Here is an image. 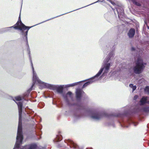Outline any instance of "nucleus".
Masks as SVG:
<instances>
[{
	"mask_svg": "<svg viewBox=\"0 0 149 149\" xmlns=\"http://www.w3.org/2000/svg\"><path fill=\"white\" fill-rule=\"evenodd\" d=\"M18 105V109H19V117H22V103L21 102H19L17 103L16 102Z\"/></svg>",
	"mask_w": 149,
	"mask_h": 149,
	"instance_id": "nucleus-7",
	"label": "nucleus"
},
{
	"mask_svg": "<svg viewBox=\"0 0 149 149\" xmlns=\"http://www.w3.org/2000/svg\"><path fill=\"white\" fill-rule=\"evenodd\" d=\"M145 91L147 92L149 94V87L146 86L145 89Z\"/></svg>",
	"mask_w": 149,
	"mask_h": 149,
	"instance_id": "nucleus-24",
	"label": "nucleus"
},
{
	"mask_svg": "<svg viewBox=\"0 0 149 149\" xmlns=\"http://www.w3.org/2000/svg\"><path fill=\"white\" fill-rule=\"evenodd\" d=\"M22 117H19V121L18 127L17 135L16 138L17 141L15 144V147L18 148L20 144L22 143L23 136L22 134Z\"/></svg>",
	"mask_w": 149,
	"mask_h": 149,
	"instance_id": "nucleus-3",
	"label": "nucleus"
},
{
	"mask_svg": "<svg viewBox=\"0 0 149 149\" xmlns=\"http://www.w3.org/2000/svg\"><path fill=\"white\" fill-rule=\"evenodd\" d=\"M109 1L113 5L115 4L114 2L111 0H109Z\"/></svg>",
	"mask_w": 149,
	"mask_h": 149,
	"instance_id": "nucleus-29",
	"label": "nucleus"
},
{
	"mask_svg": "<svg viewBox=\"0 0 149 149\" xmlns=\"http://www.w3.org/2000/svg\"><path fill=\"white\" fill-rule=\"evenodd\" d=\"M132 51L134 50H135V49H134V47H132Z\"/></svg>",
	"mask_w": 149,
	"mask_h": 149,
	"instance_id": "nucleus-33",
	"label": "nucleus"
},
{
	"mask_svg": "<svg viewBox=\"0 0 149 149\" xmlns=\"http://www.w3.org/2000/svg\"><path fill=\"white\" fill-rule=\"evenodd\" d=\"M138 96L137 95H135L134 97V100L136 99L138 97Z\"/></svg>",
	"mask_w": 149,
	"mask_h": 149,
	"instance_id": "nucleus-30",
	"label": "nucleus"
},
{
	"mask_svg": "<svg viewBox=\"0 0 149 149\" xmlns=\"http://www.w3.org/2000/svg\"><path fill=\"white\" fill-rule=\"evenodd\" d=\"M79 83V82H77V83H73V84H70V86H76V85H77L78 83Z\"/></svg>",
	"mask_w": 149,
	"mask_h": 149,
	"instance_id": "nucleus-25",
	"label": "nucleus"
},
{
	"mask_svg": "<svg viewBox=\"0 0 149 149\" xmlns=\"http://www.w3.org/2000/svg\"><path fill=\"white\" fill-rule=\"evenodd\" d=\"M29 147L27 148V146H24L22 149H37V146L35 144H32L28 145Z\"/></svg>",
	"mask_w": 149,
	"mask_h": 149,
	"instance_id": "nucleus-6",
	"label": "nucleus"
},
{
	"mask_svg": "<svg viewBox=\"0 0 149 149\" xmlns=\"http://www.w3.org/2000/svg\"><path fill=\"white\" fill-rule=\"evenodd\" d=\"M15 100L17 101H20L22 100V98L20 96H17L15 97Z\"/></svg>",
	"mask_w": 149,
	"mask_h": 149,
	"instance_id": "nucleus-22",
	"label": "nucleus"
},
{
	"mask_svg": "<svg viewBox=\"0 0 149 149\" xmlns=\"http://www.w3.org/2000/svg\"><path fill=\"white\" fill-rule=\"evenodd\" d=\"M135 33V30L133 28H131L130 30L128 33V35L130 38H133Z\"/></svg>",
	"mask_w": 149,
	"mask_h": 149,
	"instance_id": "nucleus-8",
	"label": "nucleus"
},
{
	"mask_svg": "<svg viewBox=\"0 0 149 149\" xmlns=\"http://www.w3.org/2000/svg\"><path fill=\"white\" fill-rule=\"evenodd\" d=\"M93 79H91V80H90L89 81L85 83L83 86L82 88H84L87 86L88 85H89L91 84L92 83L93 81H92Z\"/></svg>",
	"mask_w": 149,
	"mask_h": 149,
	"instance_id": "nucleus-13",
	"label": "nucleus"
},
{
	"mask_svg": "<svg viewBox=\"0 0 149 149\" xmlns=\"http://www.w3.org/2000/svg\"><path fill=\"white\" fill-rule=\"evenodd\" d=\"M132 88L133 91H134L136 89V86H133Z\"/></svg>",
	"mask_w": 149,
	"mask_h": 149,
	"instance_id": "nucleus-28",
	"label": "nucleus"
},
{
	"mask_svg": "<svg viewBox=\"0 0 149 149\" xmlns=\"http://www.w3.org/2000/svg\"><path fill=\"white\" fill-rule=\"evenodd\" d=\"M103 70V68H101L98 72V73L94 77L92 78V79H93L95 77H97L99 76L102 73Z\"/></svg>",
	"mask_w": 149,
	"mask_h": 149,
	"instance_id": "nucleus-18",
	"label": "nucleus"
},
{
	"mask_svg": "<svg viewBox=\"0 0 149 149\" xmlns=\"http://www.w3.org/2000/svg\"><path fill=\"white\" fill-rule=\"evenodd\" d=\"M118 13V17L119 18L121 15H123L124 13L123 10L121 8L118 7L116 9Z\"/></svg>",
	"mask_w": 149,
	"mask_h": 149,
	"instance_id": "nucleus-9",
	"label": "nucleus"
},
{
	"mask_svg": "<svg viewBox=\"0 0 149 149\" xmlns=\"http://www.w3.org/2000/svg\"><path fill=\"white\" fill-rule=\"evenodd\" d=\"M113 9V11H114V10H114V9Z\"/></svg>",
	"mask_w": 149,
	"mask_h": 149,
	"instance_id": "nucleus-36",
	"label": "nucleus"
},
{
	"mask_svg": "<svg viewBox=\"0 0 149 149\" xmlns=\"http://www.w3.org/2000/svg\"><path fill=\"white\" fill-rule=\"evenodd\" d=\"M76 93L77 99V100H80L82 94L84 93V92L82 90L78 89L76 90Z\"/></svg>",
	"mask_w": 149,
	"mask_h": 149,
	"instance_id": "nucleus-5",
	"label": "nucleus"
},
{
	"mask_svg": "<svg viewBox=\"0 0 149 149\" xmlns=\"http://www.w3.org/2000/svg\"><path fill=\"white\" fill-rule=\"evenodd\" d=\"M57 139V141H61L62 139V136L61 135L59 136L57 135L56 137Z\"/></svg>",
	"mask_w": 149,
	"mask_h": 149,
	"instance_id": "nucleus-23",
	"label": "nucleus"
},
{
	"mask_svg": "<svg viewBox=\"0 0 149 149\" xmlns=\"http://www.w3.org/2000/svg\"><path fill=\"white\" fill-rule=\"evenodd\" d=\"M147 97H143L140 100V104L141 105H143L146 103H147Z\"/></svg>",
	"mask_w": 149,
	"mask_h": 149,
	"instance_id": "nucleus-11",
	"label": "nucleus"
},
{
	"mask_svg": "<svg viewBox=\"0 0 149 149\" xmlns=\"http://www.w3.org/2000/svg\"><path fill=\"white\" fill-rule=\"evenodd\" d=\"M32 26H27L24 24L21 21L20 18V15H19L18 18V21L14 26L11 27H13L14 29H16L20 30L23 35H24L26 39L27 40V36L28 32L30 29L31 28Z\"/></svg>",
	"mask_w": 149,
	"mask_h": 149,
	"instance_id": "nucleus-1",
	"label": "nucleus"
},
{
	"mask_svg": "<svg viewBox=\"0 0 149 149\" xmlns=\"http://www.w3.org/2000/svg\"><path fill=\"white\" fill-rule=\"evenodd\" d=\"M129 86L131 88H132V86H133V85L132 84H130L129 85Z\"/></svg>",
	"mask_w": 149,
	"mask_h": 149,
	"instance_id": "nucleus-32",
	"label": "nucleus"
},
{
	"mask_svg": "<svg viewBox=\"0 0 149 149\" xmlns=\"http://www.w3.org/2000/svg\"><path fill=\"white\" fill-rule=\"evenodd\" d=\"M148 29H149V27H148Z\"/></svg>",
	"mask_w": 149,
	"mask_h": 149,
	"instance_id": "nucleus-37",
	"label": "nucleus"
},
{
	"mask_svg": "<svg viewBox=\"0 0 149 149\" xmlns=\"http://www.w3.org/2000/svg\"><path fill=\"white\" fill-rule=\"evenodd\" d=\"M147 103H148L149 104V101H148L147 102Z\"/></svg>",
	"mask_w": 149,
	"mask_h": 149,
	"instance_id": "nucleus-34",
	"label": "nucleus"
},
{
	"mask_svg": "<svg viewBox=\"0 0 149 149\" xmlns=\"http://www.w3.org/2000/svg\"><path fill=\"white\" fill-rule=\"evenodd\" d=\"M131 1L134 4L136 1V0H131Z\"/></svg>",
	"mask_w": 149,
	"mask_h": 149,
	"instance_id": "nucleus-31",
	"label": "nucleus"
},
{
	"mask_svg": "<svg viewBox=\"0 0 149 149\" xmlns=\"http://www.w3.org/2000/svg\"><path fill=\"white\" fill-rule=\"evenodd\" d=\"M104 116L107 117H109V116L105 113L103 114L100 113H97L93 114L91 117L94 119L99 120Z\"/></svg>",
	"mask_w": 149,
	"mask_h": 149,
	"instance_id": "nucleus-4",
	"label": "nucleus"
},
{
	"mask_svg": "<svg viewBox=\"0 0 149 149\" xmlns=\"http://www.w3.org/2000/svg\"><path fill=\"white\" fill-rule=\"evenodd\" d=\"M142 111L148 113L149 112V107H144L142 109Z\"/></svg>",
	"mask_w": 149,
	"mask_h": 149,
	"instance_id": "nucleus-19",
	"label": "nucleus"
},
{
	"mask_svg": "<svg viewBox=\"0 0 149 149\" xmlns=\"http://www.w3.org/2000/svg\"><path fill=\"white\" fill-rule=\"evenodd\" d=\"M103 70V68H101L98 72V73L94 77L92 78V79H93L95 77H97L99 76L102 73Z\"/></svg>",
	"mask_w": 149,
	"mask_h": 149,
	"instance_id": "nucleus-15",
	"label": "nucleus"
},
{
	"mask_svg": "<svg viewBox=\"0 0 149 149\" xmlns=\"http://www.w3.org/2000/svg\"><path fill=\"white\" fill-rule=\"evenodd\" d=\"M134 4H135V5H136L137 6H141V4L137 2V1H136V2Z\"/></svg>",
	"mask_w": 149,
	"mask_h": 149,
	"instance_id": "nucleus-26",
	"label": "nucleus"
},
{
	"mask_svg": "<svg viewBox=\"0 0 149 149\" xmlns=\"http://www.w3.org/2000/svg\"><path fill=\"white\" fill-rule=\"evenodd\" d=\"M63 87L61 86H57L56 91L59 93L62 94L63 93Z\"/></svg>",
	"mask_w": 149,
	"mask_h": 149,
	"instance_id": "nucleus-12",
	"label": "nucleus"
},
{
	"mask_svg": "<svg viewBox=\"0 0 149 149\" xmlns=\"http://www.w3.org/2000/svg\"><path fill=\"white\" fill-rule=\"evenodd\" d=\"M25 97V96H24V97H22V99H24V98Z\"/></svg>",
	"mask_w": 149,
	"mask_h": 149,
	"instance_id": "nucleus-35",
	"label": "nucleus"
},
{
	"mask_svg": "<svg viewBox=\"0 0 149 149\" xmlns=\"http://www.w3.org/2000/svg\"><path fill=\"white\" fill-rule=\"evenodd\" d=\"M110 63L107 64L105 66V70L108 71L109 68L110 67Z\"/></svg>",
	"mask_w": 149,
	"mask_h": 149,
	"instance_id": "nucleus-21",
	"label": "nucleus"
},
{
	"mask_svg": "<svg viewBox=\"0 0 149 149\" xmlns=\"http://www.w3.org/2000/svg\"><path fill=\"white\" fill-rule=\"evenodd\" d=\"M103 70V68H101L98 72V73L94 77L92 78V79H93L95 77H97L99 76L102 73Z\"/></svg>",
	"mask_w": 149,
	"mask_h": 149,
	"instance_id": "nucleus-17",
	"label": "nucleus"
},
{
	"mask_svg": "<svg viewBox=\"0 0 149 149\" xmlns=\"http://www.w3.org/2000/svg\"><path fill=\"white\" fill-rule=\"evenodd\" d=\"M135 63V66L133 69L134 72L136 74L141 73L145 68L146 63H144L143 60L141 58H138Z\"/></svg>",
	"mask_w": 149,
	"mask_h": 149,
	"instance_id": "nucleus-2",
	"label": "nucleus"
},
{
	"mask_svg": "<svg viewBox=\"0 0 149 149\" xmlns=\"http://www.w3.org/2000/svg\"><path fill=\"white\" fill-rule=\"evenodd\" d=\"M72 94V93L71 92L69 91L67 93V95H68L70 96H71Z\"/></svg>",
	"mask_w": 149,
	"mask_h": 149,
	"instance_id": "nucleus-27",
	"label": "nucleus"
},
{
	"mask_svg": "<svg viewBox=\"0 0 149 149\" xmlns=\"http://www.w3.org/2000/svg\"><path fill=\"white\" fill-rule=\"evenodd\" d=\"M70 142L71 144V146L74 148H76L77 147V145L74 143L72 141L70 140Z\"/></svg>",
	"mask_w": 149,
	"mask_h": 149,
	"instance_id": "nucleus-20",
	"label": "nucleus"
},
{
	"mask_svg": "<svg viewBox=\"0 0 149 149\" xmlns=\"http://www.w3.org/2000/svg\"><path fill=\"white\" fill-rule=\"evenodd\" d=\"M58 86L51 85H48V88L53 90H56Z\"/></svg>",
	"mask_w": 149,
	"mask_h": 149,
	"instance_id": "nucleus-14",
	"label": "nucleus"
},
{
	"mask_svg": "<svg viewBox=\"0 0 149 149\" xmlns=\"http://www.w3.org/2000/svg\"><path fill=\"white\" fill-rule=\"evenodd\" d=\"M32 69L33 71V78L35 82H37L38 83H40V81L39 79L36 76V74H35L34 71V68L32 66Z\"/></svg>",
	"mask_w": 149,
	"mask_h": 149,
	"instance_id": "nucleus-10",
	"label": "nucleus"
},
{
	"mask_svg": "<svg viewBox=\"0 0 149 149\" xmlns=\"http://www.w3.org/2000/svg\"><path fill=\"white\" fill-rule=\"evenodd\" d=\"M103 70V68H101L98 72V73L94 77L92 78V79H93L95 77H97L99 76L102 73Z\"/></svg>",
	"mask_w": 149,
	"mask_h": 149,
	"instance_id": "nucleus-16",
	"label": "nucleus"
}]
</instances>
